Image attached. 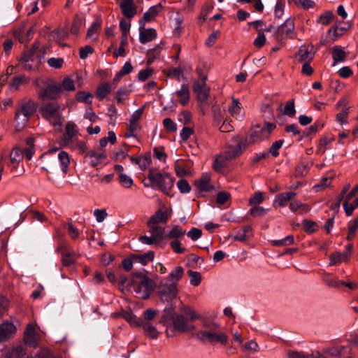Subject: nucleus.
I'll return each instance as SVG.
<instances>
[{"mask_svg": "<svg viewBox=\"0 0 358 358\" xmlns=\"http://www.w3.org/2000/svg\"><path fill=\"white\" fill-rule=\"evenodd\" d=\"M148 227L150 228L151 235L160 242L164 237V229L153 224L148 225Z\"/></svg>", "mask_w": 358, "mask_h": 358, "instance_id": "nucleus-39", "label": "nucleus"}, {"mask_svg": "<svg viewBox=\"0 0 358 358\" xmlns=\"http://www.w3.org/2000/svg\"><path fill=\"white\" fill-rule=\"evenodd\" d=\"M107 215L108 214L105 209H96L94 211V215L95 216L96 220L98 222H103L105 220V218L107 217Z\"/></svg>", "mask_w": 358, "mask_h": 358, "instance_id": "nucleus-64", "label": "nucleus"}, {"mask_svg": "<svg viewBox=\"0 0 358 358\" xmlns=\"http://www.w3.org/2000/svg\"><path fill=\"white\" fill-rule=\"evenodd\" d=\"M350 345H332L324 349V353L331 357L353 358Z\"/></svg>", "mask_w": 358, "mask_h": 358, "instance_id": "nucleus-9", "label": "nucleus"}, {"mask_svg": "<svg viewBox=\"0 0 358 358\" xmlns=\"http://www.w3.org/2000/svg\"><path fill=\"white\" fill-rule=\"evenodd\" d=\"M122 13L127 18H132L137 13V6L133 0H122L119 3Z\"/></svg>", "mask_w": 358, "mask_h": 358, "instance_id": "nucleus-15", "label": "nucleus"}, {"mask_svg": "<svg viewBox=\"0 0 358 358\" xmlns=\"http://www.w3.org/2000/svg\"><path fill=\"white\" fill-rule=\"evenodd\" d=\"M125 320L129 322L131 325L140 327L141 320L138 318L135 315L131 313H126L124 315Z\"/></svg>", "mask_w": 358, "mask_h": 358, "instance_id": "nucleus-53", "label": "nucleus"}, {"mask_svg": "<svg viewBox=\"0 0 358 358\" xmlns=\"http://www.w3.org/2000/svg\"><path fill=\"white\" fill-rule=\"evenodd\" d=\"M346 57L345 52L339 48L335 47L333 49L332 52V57L334 62H343Z\"/></svg>", "mask_w": 358, "mask_h": 358, "instance_id": "nucleus-45", "label": "nucleus"}, {"mask_svg": "<svg viewBox=\"0 0 358 358\" xmlns=\"http://www.w3.org/2000/svg\"><path fill=\"white\" fill-rule=\"evenodd\" d=\"M70 148L77 150L80 155H83L88 150L87 143L80 140H75L68 145Z\"/></svg>", "mask_w": 358, "mask_h": 358, "instance_id": "nucleus-35", "label": "nucleus"}, {"mask_svg": "<svg viewBox=\"0 0 358 358\" xmlns=\"http://www.w3.org/2000/svg\"><path fill=\"white\" fill-rule=\"evenodd\" d=\"M289 208L292 212L299 210L300 213H306L310 210V208L307 204L292 199L289 203Z\"/></svg>", "mask_w": 358, "mask_h": 358, "instance_id": "nucleus-33", "label": "nucleus"}, {"mask_svg": "<svg viewBox=\"0 0 358 358\" xmlns=\"http://www.w3.org/2000/svg\"><path fill=\"white\" fill-rule=\"evenodd\" d=\"M296 195V194L293 192L280 193L276 195L273 206L275 207H284L289 201H291Z\"/></svg>", "mask_w": 358, "mask_h": 358, "instance_id": "nucleus-22", "label": "nucleus"}, {"mask_svg": "<svg viewBox=\"0 0 358 358\" xmlns=\"http://www.w3.org/2000/svg\"><path fill=\"white\" fill-rule=\"evenodd\" d=\"M267 210L262 206H255L250 210V213L253 217H258L264 215L266 213Z\"/></svg>", "mask_w": 358, "mask_h": 358, "instance_id": "nucleus-59", "label": "nucleus"}, {"mask_svg": "<svg viewBox=\"0 0 358 358\" xmlns=\"http://www.w3.org/2000/svg\"><path fill=\"white\" fill-rule=\"evenodd\" d=\"M37 105L32 101L20 103L16 108L15 120L18 129H22L28 122L29 118L34 115Z\"/></svg>", "mask_w": 358, "mask_h": 358, "instance_id": "nucleus-7", "label": "nucleus"}, {"mask_svg": "<svg viewBox=\"0 0 358 358\" xmlns=\"http://www.w3.org/2000/svg\"><path fill=\"white\" fill-rule=\"evenodd\" d=\"M181 311L186 315L189 316L191 321L195 320L199 318V315L189 306H184L181 308Z\"/></svg>", "mask_w": 358, "mask_h": 358, "instance_id": "nucleus-54", "label": "nucleus"}, {"mask_svg": "<svg viewBox=\"0 0 358 358\" xmlns=\"http://www.w3.org/2000/svg\"><path fill=\"white\" fill-rule=\"evenodd\" d=\"M267 138L263 133L262 127L259 126L255 127L251 131L250 136L245 140V141H243L245 145H247V143H252L258 141H262Z\"/></svg>", "mask_w": 358, "mask_h": 358, "instance_id": "nucleus-25", "label": "nucleus"}, {"mask_svg": "<svg viewBox=\"0 0 358 358\" xmlns=\"http://www.w3.org/2000/svg\"><path fill=\"white\" fill-rule=\"evenodd\" d=\"M303 229L307 233L311 234L316 230L315 227L317 225H316L315 222H314L313 221L305 220L303 221Z\"/></svg>", "mask_w": 358, "mask_h": 358, "instance_id": "nucleus-62", "label": "nucleus"}, {"mask_svg": "<svg viewBox=\"0 0 358 358\" xmlns=\"http://www.w3.org/2000/svg\"><path fill=\"white\" fill-rule=\"evenodd\" d=\"M334 14L331 11H327L324 14L321 15L317 20V22L322 25L329 24L334 19Z\"/></svg>", "mask_w": 358, "mask_h": 358, "instance_id": "nucleus-47", "label": "nucleus"}, {"mask_svg": "<svg viewBox=\"0 0 358 358\" xmlns=\"http://www.w3.org/2000/svg\"><path fill=\"white\" fill-rule=\"evenodd\" d=\"M162 6L160 3L151 6L143 15V20L149 22L154 19L162 10Z\"/></svg>", "mask_w": 358, "mask_h": 358, "instance_id": "nucleus-34", "label": "nucleus"}, {"mask_svg": "<svg viewBox=\"0 0 358 358\" xmlns=\"http://www.w3.org/2000/svg\"><path fill=\"white\" fill-rule=\"evenodd\" d=\"M23 157V151L20 148H15L12 150L10 154V162L13 164H18L21 161H22Z\"/></svg>", "mask_w": 358, "mask_h": 358, "instance_id": "nucleus-40", "label": "nucleus"}, {"mask_svg": "<svg viewBox=\"0 0 358 358\" xmlns=\"http://www.w3.org/2000/svg\"><path fill=\"white\" fill-rule=\"evenodd\" d=\"M48 64L55 69H60L64 63V59L61 57H51L48 59Z\"/></svg>", "mask_w": 358, "mask_h": 358, "instance_id": "nucleus-56", "label": "nucleus"}, {"mask_svg": "<svg viewBox=\"0 0 358 358\" xmlns=\"http://www.w3.org/2000/svg\"><path fill=\"white\" fill-rule=\"evenodd\" d=\"M118 180L120 185L124 188H130L134 184L131 178L123 173L119 174Z\"/></svg>", "mask_w": 358, "mask_h": 358, "instance_id": "nucleus-46", "label": "nucleus"}, {"mask_svg": "<svg viewBox=\"0 0 358 358\" xmlns=\"http://www.w3.org/2000/svg\"><path fill=\"white\" fill-rule=\"evenodd\" d=\"M60 85L62 87V90L74 91L76 89L75 80L70 78H65Z\"/></svg>", "mask_w": 358, "mask_h": 358, "instance_id": "nucleus-51", "label": "nucleus"}, {"mask_svg": "<svg viewBox=\"0 0 358 358\" xmlns=\"http://www.w3.org/2000/svg\"><path fill=\"white\" fill-rule=\"evenodd\" d=\"M202 231L201 229L194 227L187 233V236L192 241H195L201 238Z\"/></svg>", "mask_w": 358, "mask_h": 358, "instance_id": "nucleus-60", "label": "nucleus"}, {"mask_svg": "<svg viewBox=\"0 0 358 358\" xmlns=\"http://www.w3.org/2000/svg\"><path fill=\"white\" fill-rule=\"evenodd\" d=\"M203 327L205 329L199 330L196 338L202 343L210 345L220 344L225 345L229 341L228 335L220 329V324L215 322L204 321Z\"/></svg>", "mask_w": 358, "mask_h": 358, "instance_id": "nucleus-1", "label": "nucleus"}, {"mask_svg": "<svg viewBox=\"0 0 358 358\" xmlns=\"http://www.w3.org/2000/svg\"><path fill=\"white\" fill-rule=\"evenodd\" d=\"M232 142L233 144L229 145L224 152L215 157L213 167L217 172L221 171L228 161L240 156L246 148L245 143L239 136L233 138Z\"/></svg>", "mask_w": 358, "mask_h": 358, "instance_id": "nucleus-3", "label": "nucleus"}, {"mask_svg": "<svg viewBox=\"0 0 358 358\" xmlns=\"http://www.w3.org/2000/svg\"><path fill=\"white\" fill-rule=\"evenodd\" d=\"M110 86L108 83H104L99 86L96 90V96L99 100H102L110 92Z\"/></svg>", "mask_w": 358, "mask_h": 358, "instance_id": "nucleus-43", "label": "nucleus"}, {"mask_svg": "<svg viewBox=\"0 0 358 358\" xmlns=\"http://www.w3.org/2000/svg\"><path fill=\"white\" fill-rule=\"evenodd\" d=\"M78 131L76 125L73 123H68L65 127V132L63 134L62 142L64 145H69L71 141H73L72 138L77 134Z\"/></svg>", "mask_w": 358, "mask_h": 358, "instance_id": "nucleus-23", "label": "nucleus"}, {"mask_svg": "<svg viewBox=\"0 0 358 358\" xmlns=\"http://www.w3.org/2000/svg\"><path fill=\"white\" fill-rule=\"evenodd\" d=\"M252 231L250 226H245L241 231H238L235 235L231 236V238L236 241L244 242L249 238V234Z\"/></svg>", "mask_w": 358, "mask_h": 358, "instance_id": "nucleus-36", "label": "nucleus"}, {"mask_svg": "<svg viewBox=\"0 0 358 358\" xmlns=\"http://www.w3.org/2000/svg\"><path fill=\"white\" fill-rule=\"evenodd\" d=\"M174 95L182 106H187L190 99L189 86L186 84L182 85L180 88L175 92Z\"/></svg>", "mask_w": 358, "mask_h": 358, "instance_id": "nucleus-18", "label": "nucleus"}, {"mask_svg": "<svg viewBox=\"0 0 358 358\" xmlns=\"http://www.w3.org/2000/svg\"><path fill=\"white\" fill-rule=\"evenodd\" d=\"M194 185L199 192H210L214 188L210 183V175L208 173H203L194 182Z\"/></svg>", "mask_w": 358, "mask_h": 358, "instance_id": "nucleus-17", "label": "nucleus"}, {"mask_svg": "<svg viewBox=\"0 0 358 358\" xmlns=\"http://www.w3.org/2000/svg\"><path fill=\"white\" fill-rule=\"evenodd\" d=\"M148 179L151 185L145 184V187H151L155 189H159L165 194L171 196V189L174 185V178L168 173H155L150 170Z\"/></svg>", "mask_w": 358, "mask_h": 358, "instance_id": "nucleus-5", "label": "nucleus"}, {"mask_svg": "<svg viewBox=\"0 0 358 358\" xmlns=\"http://www.w3.org/2000/svg\"><path fill=\"white\" fill-rule=\"evenodd\" d=\"M57 149L50 150L47 153L41 157V162L43 163L42 169L46 171H56L59 166L64 173H66L70 164L69 155L64 151H59L57 156L55 153Z\"/></svg>", "mask_w": 358, "mask_h": 358, "instance_id": "nucleus-2", "label": "nucleus"}, {"mask_svg": "<svg viewBox=\"0 0 358 358\" xmlns=\"http://www.w3.org/2000/svg\"><path fill=\"white\" fill-rule=\"evenodd\" d=\"M313 49V46H301L296 54L298 61L300 62H306L312 61L315 55Z\"/></svg>", "mask_w": 358, "mask_h": 358, "instance_id": "nucleus-20", "label": "nucleus"}, {"mask_svg": "<svg viewBox=\"0 0 358 358\" xmlns=\"http://www.w3.org/2000/svg\"><path fill=\"white\" fill-rule=\"evenodd\" d=\"M157 31L155 29H141L139 33V41L141 43L145 44L150 42L157 38Z\"/></svg>", "mask_w": 358, "mask_h": 358, "instance_id": "nucleus-24", "label": "nucleus"}, {"mask_svg": "<svg viewBox=\"0 0 358 358\" xmlns=\"http://www.w3.org/2000/svg\"><path fill=\"white\" fill-rule=\"evenodd\" d=\"M178 289L175 283L161 282L158 286V295L162 302L171 303L178 294Z\"/></svg>", "mask_w": 358, "mask_h": 358, "instance_id": "nucleus-8", "label": "nucleus"}, {"mask_svg": "<svg viewBox=\"0 0 358 358\" xmlns=\"http://www.w3.org/2000/svg\"><path fill=\"white\" fill-rule=\"evenodd\" d=\"M163 125L164 128L170 132H174L176 131L177 127L176 123L171 118H165L163 120Z\"/></svg>", "mask_w": 358, "mask_h": 358, "instance_id": "nucleus-57", "label": "nucleus"}, {"mask_svg": "<svg viewBox=\"0 0 358 358\" xmlns=\"http://www.w3.org/2000/svg\"><path fill=\"white\" fill-rule=\"evenodd\" d=\"M17 329L13 323L6 322L0 324V343L11 338L16 333Z\"/></svg>", "mask_w": 358, "mask_h": 358, "instance_id": "nucleus-13", "label": "nucleus"}, {"mask_svg": "<svg viewBox=\"0 0 358 358\" xmlns=\"http://www.w3.org/2000/svg\"><path fill=\"white\" fill-rule=\"evenodd\" d=\"M92 98L93 96L90 92H78L76 94V99L80 102L91 103L92 101Z\"/></svg>", "mask_w": 358, "mask_h": 358, "instance_id": "nucleus-48", "label": "nucleus"}, {"mask_svg": "<svg viewBox=\"0 0 358 358\" xmlns=\"http://www.w3.org/2000/svg\"><path fill=\"white\" fill-rule=\"evenodd\" d=\"M39 112L41 117L54 127L61 126L63 122V108L56 102L43 104Z\"/></svg>", "mask_w": 358, "mask_h": 358, "instance_id": "nucleus-6", "label": "nucleus"}, {"mask_svg": "<svg viewBox=\"0 0 358 358\" xmlns=\"http://www.w3.org/2000/svg\"><path fill=\"white\" fill-rule=\"evenodd\" d=\"M163 43L158 44L155 48L148 50L146 54L147 64H151L154 60L160 55L161 50L162 49Z\"/></svg>", "mask_w": 358, "mask_h": 358, "instance_id": "nucleus-31", "label": "nucleus"}, {"mask_svg": "<svg viewBox=\"0 0 358 358\" xmlns=\"http://www.w3.org/2000/svg\"><path fill=\"white\" fill-rule=\"evenodd\" d=\"M138 240L141 243L145 244V245H154V244H156L159 242L152 235L150 236H147L145 235L141 236L139 237Z\"/></svg>", "mask_w": 358, "mask_h": 358, "instance_id": "nucleus-58", "label": "nucleus"}, {"mask_svg": "<svg viewBox=\"0 0 358 358\" xmlns=\"http://www.w3.org/2000/svg\"><path fill=\"white\" fill-rule=\"evenodd\" d=\"M230 114L236 119H242L243 117V110L241 103L237 99L232 100L231 106L229 107Z\"/></svg>", "mask_w": 358, "mask_h": 358, "instance_id": "nucleus-28", "label": "nucleus"}, {"mask_svg": "<svg viewBox=\"0 0 358 358\" xmlns=\"http://www.w3.org/2000/svg\"><path fill=\"white\" fill-rule=\"evenodd\" d=\"M170 246L172 250L177 254L183 253L185 249L181 247V242L179 240H173L170 242Z\"/></svg>", "mask_w": 358, "mask_h": 358, "instance_id": "nucleus-61", "label": "nucleus"}, {"mask_svg": "<svg viewBox=\"0 0 358 358\" xmlns=\"http://www.w3.org/2000/svg\"><path fill=\"white\" fill-rule=\"evenodd\" d=\"M62 87L59 84H49L38 92V97L42 101L54 100L59 96Z\"/></svg>", "mask_w": 358, "mask_h": 358, "instance_id": "nucleus-10", "label": "nucleus"}, {"mask_svg": "<svg viewBox=\"0 0 358 358\" xmlns=\"http://www.w3.org/2000/svg\"><path fill=\"white\" fill-rule=\"evenodd\" d=\"M294 29V20L288 18L277 29L278 38H284L289 36Z\"/></svg>", "mask_w": 358, "mask_h": 358, "instance_id": "nucleus-19", "label": "nucleus"}, {"mask_svg": "<svg viewBox=\"0 0 358 358\" xmlns=\"http://www.w3.org/2000/svg\"><path fill=\"white\" fill-rule=\"evenodd\" d=\"M185 234V231L180 226L176 225L169 231L166 237L169 239L178 240Z\"/></svg>", "mask_w": 358, "mask_h": 358, "instance_id": "nucleus-37", "label": "nucleus"}, {"mask_svg": "<svg viewBox=\"0 0 358 358\" xmlns=\"http://www.w3.org/2000/svg\"><path fill=\"white\" fill-rule=\"evenodd\" d=\"M155 257V252L153 251H148L142 255H133L132 258L135 262H139L143 265H146L148 263L152 262Z\"/></svg>", "mask_w": 358, "mask_h": 358, "instance_id": "nucleus-27", "label": "nucleus"}, {"mask_svg": "<svg viewBox=\"0 0 358 358\" xmlns=\"http://www.w3.org/2000/svg\"><path fill=\"white\" fill-rule=\"evenodd\" d=\"M177 186L180 192L182 194L189 193L191 190L190 185L186 180L180 179L177 182Z\"/></svg>", "mask_w": 358, "mask_h": 358, "instance_id": "nucleus-55", "label": "nucleus"}, {"mask_svg": "<svg viewBox=\"0 0 358 358\" xmlns=\"http://www.w3.org/2000/svg\"><path fill=\"white\" fill-rule=\"evenodd\" d=\"M283 140H278L275 141L269 148V153L274 157L279 155V149H280L283 145Z\"/></svg>", "mask_w": 358, "mask_h": 358, "instance_id": "nucleus-52", "label": "nucleus"}, {"mask_svg": "<svg viewBox=\"0 0 358 358\" xmlns=\"http://www.w3.org/2000/svg\"><path fill=\"white\" fill-rule=\"evenodd\" d=\"M140 327H142L147 336L152 338H157L159 333L155 327H154L150 322L142 320Z\"/></svg>", "mask_w": 358, "mask_h": 358, "instance_id": "nucleus-32", "label": "nucleus"}, {"mask_svg": "<svg viewBox=\"0 0 358 358\" xmlns=\"http://www.w3.org/2000/svg\"><path fill=\"white\" fill-rule=\"evenodd\" d=\"M62 261L63 266H69L71 264H73L76 259L74 258V253L72 252H64L62 255Z\"/></svg>", "mask_w": 358, "mask_h": 358, "instance_id": "nucleus-50", "label": "nucleus"}, {"mask_svg": "<svg viewBox=\"0 0 358 358\" xmlns=\"http://www.w3.org/2000/svg\"><path fill=\"white\" fill-rule=\"evenodd\" d=\"M131 286L138 297L148 299L155 289V283L143 273L137 272L132 275Z\"/></svg>", "mask_w": 358, "mask_h": 358, "instance_id": "nucleus-4", "label": "nucleus"}, {"mask_svg": "<svg viewBox=\"0 0 358 358\" xmlns=\"http://www.w3.org/2000/svg\"><path fill=\"white\" fill-rule=\"evenodd\" d=\"M40 335L36 331L35 326L29 324L24 334V343L29 347L36 348L38 345Z\"/></svg>", "mask_w": 358, "mask_h": 358, "instance_id": "nucleus-12", "label": "nucleus"}, {"mask_svg": "<svg viewBox=\"0 0 358 358\" xmlns=\"http://www.w3.org/2000/svg\"><path fill=\"white\" fill-rule=\"evenodd\" d=\"M106 158V153L103 150H92L85 155V159L89 160V164L92 167L100 164Z\"/></svg>", "mask_w": 358, "mask_h": 358, "instance_id": "nucleus-14", "label": "nucleus"}, {"mask_svg": "<svg viewBox=\"0 0 358 358\" xmlns=\"http://www.w3.org/2000/svg\"><path fill=\"white\" fill-rule=\"evenodd\" d=\"M173 329L180 332H187L194 329V327L189 324L187 318L178 313L171 315Z\"/></svg>", "mask_w": 358, "mask_h": 358, "instance_id": "nucleus-11", "label": "nucleus"}, {"mask_svg": "<svg viewBox=\"0 0 358 358\" xmlns=\"http://www.w3.org/2000/svg\"><path fill=\"white\" fill-rule=\"evenodd\" d=\"M329 265H336L348 260V255L345 252L332 253L329 256Z\"/></svg>", "mask_w": 358, "mask_h": 358, "instance_id": "nucleus-38", "label": "nucleus"}, {"mask_svg": "<svg viewBox=\"0 0 358 358\" xmlns=\"http://www.w3.org/2000/svg\"><path fill=\"white\" fill-rule=\"evenodd\" d=\"M294 243V238L292 235H289L280 240H273L271 241L272 245L275 247L288 246Z\"/></svg>", "mask_w": 358, "mask_h": 358, "instance_id": "nucleus-41", "label": "nucleus"}, {"mask_svg": "<svg viewBox=\"0 0 358 358\" xmlns=\"http://www.w3.org/2000/svg\"><path fill=\"white\" fill-rule=\"evenodd\" d=\"M323 282L329 287L339 289L343 284L342 280H338L330 273H326L322 277Z\"/></svg>", "mask_w": 358, "mask_h": 358, "instance_id": "nucleus-29", "label": "nucleus"}, {"mask_svg": "<svg viewBox=\"0 0 358 358\" xmlns=\"http://www.w3.org/2000/svg\"><path fill=\"white\" fill-rule=\"evenodd\" d=\"M187 273L190 278L191 285L193 286L199 285L201 281V277L200 273L197 271H193L192 270H189Z\"/></svg>", "mask_w": 358, "mask_h": 358, "instance_id": "nucleus-49", "label": "nucleus"}, {"mask_svg": "<svg viewBox=\"0 0 358 358\" xmlns=\"http://www.w3.org/2000/svg\"><path fill=\"white\" fill-rule=\"evenodd\" d=\"M282 113L289 117H294L295 115L296 110L294 99L289 100L286 102Z\"/></svg>", "mask_w": 358, "mask_h": 358, "instance_id": "nucleus-44", "label": "nucleus"}, {"mask_svg": "<svg viewBox=\"0 0 358 358\" xmlns=\"http://www.w3.org/2000/svg\"><path fill=\"white\" fill-rule=\"evenodd\" d=\"M205 80L206 77H203L201 82H195L193 85V90L197 94L198 99L201 101H205L209 95V88L207 87Z\"/></svg>", "mask_w": 358, "mask_h": 358, "instance_id": "nucleus-16", "label": "nucleus"}, {"mask_svg": "<svg viewBox=\"0 0 358 358\" xmlns=\"http://www.w3.org/2000/svg\"><path fill=\"white\" fill-rule=\"evenodd\" d=\"M25 350L22 346L16 347L12 349L5 357V358H24Z\"/></svg>", "mask_w": 358, "mask_h": 358, "instance_id": "nucleus-42", "label": "nucleus"}, {"mask_svg": "<svg viewBox=\"0 0 358 358\" xmlns=\"http://www.w3.org/2000/svg\"><path fill=\"white\" fill-rule=\"evenodd\" d=\"M101 22L100 20L94 21L87 30V37L92 41L97 40V34L101 29Z\"/></svg>", "mask_w": 358, "mask_h": 358, "instance_id": "nucleus-30", "label": "nucleus"}, {"mask_svg": "<svg viewBox=\"0 0 358 358\" xmlns=\"http://www.w3.org/2000/svg\"><path fill=\"white\" fill-rule=\"evenodd\" d=\"M348 117V108L343 110L342 112L338 113L336 116V121L341 124H347Z\"/></svg>", "mask_w": 358, "mask_h": 358, "instance_id": "nucleus-63", "label": "nucleus"}, {"mask_svg": "<svg viewBox=\"0 0 358 358\" xmlns=\"http://www.w3.org/2000/svg\"><path fill=\"white\" fill-rule=\"evenodd\" d=\"M169 216L170 214L167 209L165 210L159 209L150 217V220L147 222V225H150L152 224H158L160 222L166 223Z\"/></svg>", "mask_w": 358, "mask_h": 358, "instance_id": "nucleus-21", "label": "nucleus"}, {"mask_svg": "<svg viewBox=\"0 0 358 358\" xmlns=\"http://www.w3.org/2000/svg\"><path fill=\"white\" fill-rule=\"evenodd\" d=\"M184 275V268L178 266L171 271L166 278V282L175 283V285L178 287V282L182 278Z\"/></svg>", "mask_w": 358, "mask_h": 358, "instance_id": "nucleus-26", "label": "nucleus"}]
</instances>
